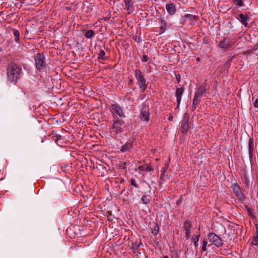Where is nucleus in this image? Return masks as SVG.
<instances>
[{
    "mask_svg": "<svg viewBox=\"0 0 258 258\" xmlns=\"http://www.w3.org/2000/svg\"><path fill=\"white\" fill-rule=\"evenodd\" d=\"M255 52L254 50H253V48H252L251 49H249V50H248L246 51H245L243 54H248L249 55H250V54H252L253 53H254Z\"/></svg>",
    "mask_w": 258,
    "mask_h": 258,
    "instance_id": "obj_32",
    "label": "nucleus"
},
{
    "mask_svg": "<svg viewBox=\"0 0 258 258\" xmlns=\"http://www.w3.org/2000/svg\"><path fill=\"white\" fill-rule=\"evenodd\" d=\"M138 85L141 89L143 91L147 87L146 82H138Z\"/></svg>",
    "mask_w": 258,
    "mask_h": 258,
    "instance_id": "obj_25",
    "label": "nucleus"
},
{
    "mask_svg": "<svg viewBox=\"0 0 258 258\" xmlns=\"http://www.w3.org/2000/svg\"><path fill=\"white\" fill-rule=\"evenodd\" d=\"M248 145H249V154H252V152L254 149L253 141L252 138H251L249 140Z\"/></svg>",
    "mask_w": 258,
    "mask_h": 258,
    "instance_id": "obj_24",
    "label": "nucleus"
},
{
    "mask_svg": "<svg viewBox=\"0 0 258 258\" xmlns=\"http://www.w3.org/2000/svg\"><path fill=\"white\" fill-rule=\"evenodd\" d=\"M125 5L126 8L129 10L131 7V0H124Z\"/></svg>",
    "mask_w": 258,
    "mask_h": 258,
    "instance_id": "obj_31",
    "label": "nucleus"
},
{
    "mask_svg": "<svg viewBox=\"0 0 258 258\" xmlns=\"http://www.w3.org/2000/svg\"><path fill=\"white\" fill-rule=\"evenodd\" d=\"M200 237V234L198 235H193L191 237V241L194 242V244L195 247L198 245V242Z\"/></svg>",
    "mask_w": 258,
    "mask_h": 258,
    "instance_id": "obj_21",
    "label": "nucleus"
},
{
    "mask_svg": "<svg viewBox=\"0 0 258 258\" xmlns=\"http://www.w3.org/2000/svg\"><path fill=\"white\" fill-rule=\"evenodd\" d=\"M53 138L54 140H55V142H57L58 140L61 139V136L59 135H56Z\"/></svg>",
    "mask_w": 258,
    "mask_h": 258,
    "instance_id": "obj_34",
    "label": "nucleus"
},
{
    "mask_svg": "<svg viewBox=\"0 0 258 258\" xmlns=\"http://www.w3.org/2000/svg\"><path fill=\"white\" fill-rule=\"evenodd\" d=\"M54 87V84H53V86H52V88H53Z\"/></svg>",
    "mask_w": 258,
    "mask_h": 258,
    "instance_id": "obj_44",
    "label": "nucleus"
},
{
    "mask_svg": "<svg viewBox=\"0 0 258 258\" xmlns=\"http://www.w3.org/2000/svg\"><path fill=\"white\" fill-rule=\"evenodd\" d=\"M2 61V58H0V62Z\"/></svg>",
    "mask_w": 258,
    "mask_h": 258,
    "instance_id": "obj_47",
    "label": "nucleus"
},
{
    "mask_svg": "<svg viewBox=\"0 0 258 258\" xmlns=\"http://www.w3.org/2000/svg\"><path fill=\"white\" fill-rule=\"evenodd\" d=\"M181 131L183 133H186L188 130V124L187 120H183L181 123L180 128Z\"/></svg>",
    "mask_w": 258,
    "mask_h": 258,
    "instance_id": "obj_15",
    "label": "nucleus"
},
{
    "mask_svg": "<svg viewBox=\"0 0 258 258\" xmlns=\"http://www.w3.org/2000/svg\"><path fill=\"white\" fill-rule=\"evenodd\" d=\"M185 21V20L183 17H181L180 23L182 25H183L184 24Z\"/></svg>",
    "mask_w": 258,
    "mask_h": 258,
    "instance_id": "obj_39",
    "label": "nucleus"
},
{
    "mask_svg": "<svg viewBox=\"0 0 258 258\" xmlns=\"http://www.w3.org/2000/svg\"><path fill=\"white\" fill-rule=\"evenodd\" d=\"M135 76L136 79L138 81H145L143 77V75L141 71L139 70H136L135 71Z\"/></svg>",
    "mask_w": 258,
    "mask_h": 258,
    "instance_id": "obj_19",
    "label": "nucleus"
},
{
    "mask_svg": "<svg viewBox=\"0 0 258 258\" xmlns=\"http://www.w3.org/2000/svg\"><path fill=\"white\" fill-rule=\"evenodd\" d=\"M131 184L136 187H138V185L136 183V181L134 179H131Z\"/></svg>",
    "mask_w": 258,
    "mask_h": 258,
    "instance_id": "obj_35",
    "label": "nucleus"
},
{
    "mask_svg": "<svg viewBox=\"0 0 258 258\" xmlns=\"http://www.w3.org/2000/svg\"><path fill=\"white\" fill-rule=\"evenodd\" d=\"M141 59H142V61L143 62H150V58H149V57L147 55H145V54L143 55Z\"/></svg>",
    "mask_w": 258,
    "mask_h": 258,
    "instance_id": "obj_28",
    "label": "nucleus"
},
{
    "mask_svg": "<svg viewBox=\"0 0 258 258\" xmlns=\"http://www.w3.org/2000/svg\"><path fill=\"white\" fill-rule=\"evenodd\" d=\"M141 201L143 204L146 205L149 203L150 201V199H149L146 195H144L142 197Z\"/></svg>",
    "mask_w": 258,
    "mask_h": 258,
    "instance_id": "obj_26",
    "label": "nucleus"
},
{
    "mask_svg": "<svg viewBox=\"0 0 258 258\" xmlns=\"http://www.w3.org/2000/svg\"><path fill=\"white\" fill-rule=\"evenodd\" d=\"M235 40L231 38L227 37L223 39L219 43V47L225 51L232 49L235 44Z\"/></svg>",
    "mask_w": 258,
    "mask_h": 258,
    "instance_id": "obj_2",
    "label": "nucleus"
},
{
    "mask_svg": "<svg viewBox=\"0 0 258 258\" xmlns=\"http://www.w3.org/2000/svg\"><path fill=\"white\" fill-rule=\"evenodd\" d=\"M166 9L168 13L171 15L174 14L176 12L175 5L172 3L167 4L166 5Z\"/></svg>",
    "mask_w": 258,
    "mask_h": 258,
    "instance_id": "obj_12",
    "label": "nucleus"
},
{
    "mask_svg": "<svg viewBox=\"0 0 258 258\" xmlns=\"http://www.w3.org/2000/svg\"><path fill=\"white\" fill-rule=\"evenodd\" d=\"M7 73L10 81H17L22 76V68L14 62L8 65Z\"/></svg>",
    "mask_w": 258,
    "mask_h": 258,
    "instance_id": "obj_1",
    "label": "nucleus"
},
{
    "mask_svg": "<svg viewBox=\"0 0 258 258\" xmlns=\"http://www.w3.org/2000/svg\"><path fill=\"white\" fill-rule=\"evenodd\" d=\"M163 258H169V257L167 255H165L163 257Z\"/></svg>",
    "mask_w": 258,
    "mask_h": 258,
    "instance_id": "obj_42",
    "label": "nucleus"
},
{
    "mask_svg": "<svg viewBox=\"0 0 258 258\" xmlns=\"http://www.w3.org/2000/svg\"><path fill=\"white\" fill-rule=\"evenodd\" d=\"M192 227L191 222L188 220H186L183 224V228L185 231V237L186 239H188L190 235V229Z\"/></svg>",
    "mask_w": 258,
    "mask_h": 258,
    "instance_id": "obj_6",
    "label": "nucleus"
},
{
    "mask_svg": "<svg viewBox=\"0 0 258 258\" xmlns=\"http://www.w3.org/2000/svg\"><path fill=\"white\" fill-rule=\"evenodd\" d=\"M238 16L241 23L246 27L247 26V20H248V17L243 14H240Z\"/></svg>",
    "mask_w": 258,
    "mask_h": 258,
    "instance_id": "obj_16",
    "label": "nucleus"
},
{
    "mask_svg": "<svg viewBox=\"0 0 258 258\" xmlns=\"http://www.w3.org/2000/svg\"><path fill=\"white\" fill-rule=\"evenodd\" d=\"M146 170L148 171H151V170H153L152 168L150 167V166H147V168L146 169Z\"/></svg>",
    "mask_w": 258,
    "mask_h": 258,
    "instance_id": "obj_40",
    "label": "nucleus"
},
{
    "mask_svg": "<svg viewBox=\"0 0 258 258\" xmlns=\"http://www.w3.org/2000/svg\"><path fill=\"white\" fill-rule=\"evenodd\" d=\"M253 105L255 107L258 108V98L256 99L253 102Z\"/></svg>",
    "mask_w": 258,
    "mask_h": 258,
    "instance_id": "obj_36",
    "label": "nucleus"
},
{
    "mask_svg": "<svg viewBox=\"0 0 258 258\" xmlns=\"http://www.w3.org/2000/svg\"><path fill=\"white\" fill-rule=\"evenodd\" d=\"M232 188L233 189V191L235 195V196L240 200L243 199L244 196L243 194L241 192L240 187L237 184H234L232 186Z\"/></svg>",
    "mask_w": 258,
    "mask_h": 258,
    "instance_id": "obj_9",
    "label": "nucleus"
},
{
    "mask_svg": "<svg viewBox=\"0 0 258 258\" xmlns=\"http://www.w3.org/2000/svg\"><path fill=\"white\" fill-rule=\"evenodd\" d=\"M149 108L148 106L143 107L141 111L140 118L143 121H148L149 119Z\"/></svg>",
    "mask_w": 258,
    "mask_h": 258,
    "instance_id": "obj_7",
    "label": "nucleus"
},
{
    "mask_svg": "<svg viewBox=\"0 0 258 258\" xmlns=\"http://www.w3.org/2000/svg\"><path fill=\"white\" fill-rule=\"evenodd\" d=\"M184 17L186 19L193 20L195 21H197L199 19V17L197 16L191 15V14H186L184 16Z\"/></svg>",
    "mask_w": 258,
    "mask_h": 258,
    "instance_id": "obj_22",
    "label": "nucleus"
},
{
    "mask_svg": "<svg viewBox=\"0 0 258 258\" xmlns=\"http://www.w3.org/2000/svg\"><path fill=\"white\" fill-rule=\"evenodd\" d=\"M56 89H59V87H58L57 86H55Z\"/></svg>",
    "mask_w": 258,
    "mask_h": 258,
    "instance_id": "obj_43",
    "label": "nucleus"
},
{
    "mask_svg": "<svg viewBox=\"0 0 258 258\" xmlns=\"http://www.w3.org/2000/svg\"><path fill=\"white\" fill-rule=\"evenodd\" d=\"M59 84H60L59 87H60L61 86V83H60Z\"/></svg>",
    "mask_w": 258,
    "mask_h": 258,
    "instance_id": "obj_45",
    "label": "nucleus"
},
{
    "mask_svg": "<svg viewBox=\"0 0 258 258\" xmlns=\"http://www.w3.org/2000/svg\"><path fill=\"white\" fill-rule=\"evenodd\" d=\"M208 88V86L207 85V84L204 83L200 86L198 90L196 92V93L198 94H200V96H202L203 94L205 93Z\"/></svg>",
    "mask_w": 258,
    "mask_h": 258,
    "instance_id": "obj_14",
    "label": "nucleus"
},
{
    "mask_svg": "<svg viewBox=\"0 0 258 258\" xmlns=\"http://www.w3.org/2000/svg\"><path fill=\"white\" fill-rule=\"evenodd\" d=\"M183 90L184 89L183 87H177L176 88L175 96L177 103V107H178L180 105Z\"/></svg>",
    "mask_w": 258,
    "mask_h": 258,
    "instance_id": "obj_10",
    "label": "nucleus"
},
{
    "mask_svg": "<svg viewBox=\"0 0 258 258\" xmlns=\"http://www.w3.org/2000/svg\"><path fill=\"white\" fill-rule=\"evenodd\" d=\"M199 59H200V58L198 57V58H197V60H199Z\"/></svg>",
    "mask_w": 258,
    "mask_h": 258,
    "instance_id": "obj_46",
    "label": "nucleus"
},
{
    "mask_svg": "<svg viewBox=\"0 0 258 258\" xmlns=\"http://www.w3.org/2000/svg\"><path fill=\"white\" fill-rule=\"evenodd\" d=\"M202 96H200V94H198L196 93L195 96L193 99L192 106L195 109L197 105H198L199 102L201 99Z\"/></svg>",
    "mask_w": 258,
    "mask_h": 258,
    "instance_id": "obj_17",
    "label": "nucleus"
},
{
    "mask_svg": "<svg viewBox=\"0 0 258 258\" xmlns=\"http://www.w3.org/2000/svg\"><path fill=\"white\" fill-rule=\"evenodd\" d=\"M207 244H208V242L207 241H206V240L203 241L202 251H205L206 250V247H207Z\"/></svg>",
    "mask_w": 258,
    "mask_h": 258,
    "instance_id": "obj_33",
    "label": "nucleus"
},
{
    "mask_svg": "<svg viewBox=\"0 0 258 258\" xmlns=\"http://www.w3.org/2000/svg\"><path fill=\"white\" fill-rule=\"evenodd\" d=\"M168 168V165L167 164H166L165 165V166L164 167V169L163 170H162L161 171L162 172V174L163 175L164 173L166 172V170Z\"/></svg>",
    "mask_w": 258,
    "mask_h": 258,
    "instance_id": "obj_38",
    "label": "nucleus"
},
{
    "mask_svg": "<svg viewBox=\"0 0 258 258\" xmlns=\"http://www.w3.org/2000/svg\"><path fill=\"white\" fill-rule=\"evenodd\" d=\"M84 35L87 38H91L95 35V33L93 30H89L85 33Z\"/></svg>",
    "mask_w": 258,
    "mask_h": 258,
    "instance_id": "obj_23",
    "label": "nucleus"
},
{
    "mask_svg": "<svg viewBox=\"0 0 258 258\" xmlns=\"http://www.w3.org/2000/svg\"><path fill=\"white\" fill-rule=\"evenodd\" d=\"M133 149V145L131 142H126L124 145H122L120 151L122 153H126L131 152Z\"/></svg>",
    "mask_w": 258,
    "mask_h": 258,
    "instance_id": "obj_11",
    "label": "nucleus"
},
{
    "mask_svg": "<svg viewBox=\"0 0 258 258\" xmlns=\"http://www.w3.org/2000/svg\"><path fill=\"white\" fill-rule=\"evenodd\" d=\"M35 66L38 70L42 71L45 67V57L43 53H38L35 56Z\"/></svg>",
    "mask_w": 258,
    "mask_h": 258,
    "instance_id": "obj_3",
    "label": "nucleus"
},
{
    "mask_svg": "<svg viewBox=\"0 0 258 258\" xmlns=\"http://www.w3.org/2000/svg\"><path fill=\"white\" fill-rule=\"evenodd\" d=\"M168 119H169V120H172V116H169V118H168Z\"/></svg>",
    "mask_w": 258,
    "mask_h": 258,
    "instance_id": "obj_41",
    "label": "nucleus"
},
{
    "mask_svg": "<svg viewBox=\"0 0 258 258\" xmlns=\"http://www.w3.org/2000/svg\"><path fill=\"white\" fill-rule=\"evenodd\" d=\"M167 29V22L163 20H161V26L160 27V34L164 33Z\"/></svg>",
    "mask_w": 258,
    "mask_h": 258,
    "instance_id": "obj_18",
    "label": "nucleus"
},
{
    "mask_svg": "<svg viewBox=\"0 0 258 258\" xmlns=\"http://www.w3.org/2000/svg\"><path fill=\"white\" fill-rule=\"evenodd\" d=\"M111 109L112 112L116 115H117L118 116L120 117H124L125 115L124 114L122 109L117 104H113L111 105Z\"/></svg>",
    "mask_w": 258,
    "mask_h": 258,
    "instance_id": "obj_8",
    "label": "nucleus"
},
{
    "mask_svg": "<svg viewBox=\"0 0 258 258\" xmlns=\"http://www.w3.org/2000/svg\"><path fill=\"white\" fill-rule=\"evenodd\" d=\"M253 50L256 51L258 49V42L256 43L252 47Z\"/></svg>",
    "mask_w": 258,
    "mask_h": 258,
    "instance_id": "obj_37",
    "label": "nucleus"
},
{
    "mask_svg": "<svg viewBox=\"0 0 258 258\" xmlns=\"http://www.w3.org/2000/svg\"><path fill=\"white\" fill-rule=\"evenodd\" d=\"M159 231V227L155 225V227L152 230V233L154 235H156Z\"/></svg>",
    "mask_w": 258,
    "mask_h": 258,
    "instance_id": "obj_29",
    "label": "nucleus"
},
{
    "mask_svg": "<svg viewBox=\"0 0 258 258\" xmlns=\"http://www.w3.org/2000/svg\"><path fill=\"white\" fill-rule=\"evenodd\" d=\"M105 51L102 49L100 50L99 51V53L98 56V59H104V56L105 55Z\"/></svg>",
    "mask_w": 258,
    "mask_h": 258,
    "instance_id": "obj_27",
    "label": "nucleus"
},
{
    "mask_svg": "<svg viewBox=\"0 0 258 258\" xmlns=\"http://www.w3.org/2000/svg\"><path fill=\"white\" fill-rule=\"evenodd\" d=\"M255 232L254 233L253 240L251 242L252 245H258V224H255Z\"/></svg>",
    "mask_w": 258,
    "mask_h": 258,
    "instance_id": "obj_13",
    "label": "nucleus"
},
{
    "mask_svg": "<svg viewBox=\"0 0 258 258\" xmlns=\"http://www.w3.org/2000/svg\"><path fill=\"white\" fill-rule=\"evenodd\" d=\"M13 34L15 37V40L16 42H18L20 40V33L18 30L13 29H12Z\"/></svg>",
    "mask_w": 258,
    "mask_h": 258,
    "instance_id": "obj_20",
    "label": "nucleus"
},
{
    "mask_svg": "<svg viewBox=\"0 0 258 258\" xmlns=\"http://www.w3.org/2000/svg\"><path fill=\"white\" fill-rule=\"evenodd\" d=\"M208 238L209 242L217 247H219L222 244V239L220 237L213 233H209L208 235Z\"/></svg>",
    "mask_w": 258,
    "mask_h": 258,
    "instance_id": "obj_4",
    "label": "nucleus"
},
{
    "mask_svg": "<svg viewBox=\"0 0 258 258\" xmlns=\"http://www.w3.org/2000/svg\"><path fill=\"white\" fill-rule=\"evenodd\" d=\"M234 3L236 6L238 7H242L243 6V1L242 0H235Z\"/></svg>",
    "mask_w": 258,
    "mask_h": 258,
    "instance_id": "obj_30",
    "label": "nucleus"
},
{
    "mask_svg": "<svg viewBox=\"0 0 258 258\" xmlns=\"http://www.w3.org/2000/svg\"><path fill=\"white\" fill-rule=\"evenodd\" d=\"M124 122L122 120L117 119L115 120L112 125L113 131L118 134L123 131Z\"/></svg>",
    "mask_w": 258,
    "mask_h": 258,
    "instance_id": "obj_5",
    "label": "nucleus"
}]
</instances>
